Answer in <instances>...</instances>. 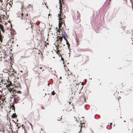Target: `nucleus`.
Returning <instances> with one entry per match:
<instances>
[{
  "label": "nucleus",
  "instance_id": "obj_1",
  "mask_svg": "<svg viewBox=\"0 0 133 133\" xmlns=\"http://www.w3.org/2000/svg\"><path fill=\"white\" fill-rule=\"evenodd\" d=\"M62 8H61V5L60 6V7H59V9H60V11L59 13L58 14V17H59L58 20L59 21V23L58 24L59 29H58L57 30V31H58L59 33L60 32V31L61 30V28L62 25L63 24L64 26L65 27V24L64 23V21L63 19L64 18H65V17L64 15H63V14H62Z\"/></svg>",
  "mask_w": 133,
  "mask_h": 133
},
{
  "label": "nucleus",
  "instance_id": "obj_2",
  "mask_svg": "<svg viewBox=\"0 0 133 133\" xmlns=\"http://www.w3.org/2000/svg\"><path fill=\"white\" fill-rule=\"evenodd\" d=\"M73 20L77 24L80 23L81 15L78 11H74L72 14Z\"/></svg>",
  "mask_w": 133,
  "mask_h": 133
},
{
  "label": "nucleus",
  "instance_id": "obj_3",
  "mask_svg": "<svg viewBox=\"0 0 133 133\" xmlns=\"http://www.w3.org/2000/svg\"><path fill=\"white\" fill-rule=\"evenodd\" d=\"M61 30V34L62 36H63V38L66 41V44L68 45V47L69 48L70 47V44H69V42H68L67 39L68 38V36L67 34H66L64 28L63 29V28L62 27Z\"/></svg>",
  "mask_w": 133,
  "mask_h": 133
},
{
  "label": "nucleus",
  "instance_id": "obj_4",
  "mask_svg": "<svg viewBox=\"0 0 133 133\" xmlns=\"http://www.w3.org/2000/svg\"><path fill=\"white\" fill-rule=\"evenodd\" d=\"M8 79H7L6 80V82H5V83H4V84H6V87L8 88V90L10 92H11L12 91V90H13L12 88H10V86L12 85V83L9 80V78H8Z\"/></svg>",
  "mask_w": 133,
  "mask_h": 133
},
{
  "label": "nucleus",
  "instance_id": "obj_5",
  "mask_svg": "<svg viewBox=\"0 0 133 133\" xmlns=\"http://www.w3.org/2000/svg\"><path fill=\"white\" fill-rule=\"evenodd\" d=\"M15 91H12L13 93L12 96L14 97V102L15 103H17L18 101L20 99L19 96L16 94V92H14Z\"/></svg>",
  "mask_w": 133,
  "mask_h": 133
},
{
  "label": "nucleus",
  "instance_id": "obj_6",
  "mask_svg": "<svg viewBox=\"0 0 133 133\" xmlns=\"http://www.w3.org/2000/svg\"><path fill=\"white\" fill-rule=\"evenodd\" d=\"M89 61V57L88 56H84L81 59V62L83 64H86Z\"/></svg>",
  "mask_w": 133,
  "mask_h": 133
},
{
  "label": "nucleus",
  "instance_id": "obj_7",
  "mask_svg": "<svg viewBox=\"0 0 133 133\" xmlns=\"http://www.w3.org/2000/svg\"><path fill=\"white\" fill-rule=\"evenodd\" d=\"M22 17V22L23 23H25L26 25H31L30 21L26 18Z\"/></svg>",
  "mask_w": 133,
  "mask_h": 133
},
{
  "label": "nucleus",
  "instance_id": "obj_8",
  "mask_svg": "<svg viewBox=\"0 0 133 133\" xmlns=\"http://www.w3.org/2000/svg\"><path fill=\"white\" fill-rule=\"evenodd\" d=\"M68 71L67 73L68 74V76L67 77V79L69 80L70 81L73 80L72 79V78L74 77V76L73 75H71V73L69 71V70L68 69Z\"/></svg>",
  "mask_w": 133,
  "mask_h": 133
},
{
  "label": "nucleus",
  "instance_id": "obj_9",
  "mask_svg": "<svg viewBox=\"0 0 133 133\" xmlns=\"http://www.w3.org/2000/svg\"><path fill=\"white\" fill-rule=\"evenodd\" d=\"M4 0H0V3L1 4V7L2 8L6 9V8L7 5H8L7 3H5L3 5V1Z\"/></svg>",
  "mask_w": 133,
  "mask_h": 133
},
{
  "label": "nucleus",
  "instance_id": "obj_10",
  "mask_svg": "<svg viewBox=\"0 0 133 133\" xmlns=\"http://www.w3.org/2000/svg\"><path fill=\"white\" fill-rule=\"evenodd\" d=\"M59 36H57V41L58 40L60 42H59V43L61 44V42L63 40V36H62V35L61 36L60 34H59Z\"/></svg>",
  "mask_w": 133,
  "mask_h": 133
},
{
  "label": "nucleus",
  "instance_id": "obj_11",
  "mask_svg": "<svg viewBox=\"0 0 133 133\" xmlns=\"http://www.w3.org/2000/svg\"><path fill=\"white\" fill-rule=\"evenodd\" d=\"M4 100H5V99H3V98L2 99H0V105L1 106L3 107V105H4L5 103L4 102Z\"/></svg>",
  "mask_w": 133,
  "mask_h": 133
},
{
  "label": "nucleus",
  "instance_id": "obj_12",
  "mask_svg": "<svg viewBox=\"0 0 133 133\" xmlns=\"http://www.w3.org/2000/svg\"><path fill=\"white\" fill-rule=\"evenodd\" d=\"M0 29L1 30H2L3 33H4L5 32V31L4 30V28L2 24H0Z\"/></svg>",
  "mask_w": 133,
  "mask_h": 133
},
{
  "label": "nucleus",
  "instance_id": "obj_13",
  "mask_svg": "<svg viewBox=\"0 0 133 133\" xmlns=\"http://www.w3.org/2000/svg\"><path fill=\"white\" fill-rule=\"evenodd\" d=\"M4 37V36L1 35V31H0V41L1 42H2V40L3 38Z\"/></svg>",
  "mask_w": 133,
  "mask_h": 133
},
{
  "label": "nucleus",
  "instance_id": "obj_14",
  "mask_svg": "<svg viewBox=\"0 0 133 133\" xmlns=\"http://www.w3.org/2000/svg\"><path fill=\"white\" fill-rule=\"evenodd\" d=\"M27 16H28V14H27L24 15L23 13H22L21 17H22L25 18V17H26Z\"/></svg>",
  "mask_w": 133,
  "mask_h": 133
},
{
  "label": "nucleus",
  "instance_id": "obj_15",
  "mask_svg": "<svg viewBox=\"0 0 133 133\" xmlns=\"http://www.w3.org/2000/svg\"><path fill=\"white\" fill-rule=\"evenodd\" d=\"M17 116L16 113L13 114L12 115L11 118H15L17 117Z\"/></svg>",
  "mask_w": 133,
  "mask_h": 133
},
{
  "label": "nucleus",
  "instance_id": "obj_16",
  "mask_svg": "<svg viewBox=\"0 0 133 133\" xmlns=\"http://www.w3.org/2000/svg\"><path fill=\"white\" fill-rule=\"evenodd\" d=\"M10 108L12 110H14V111H15V107L14 105H11Z\"/></svg>",
  "mask_w": 133,
  "mask_h": 133
},
{
  "label": "nucleus",
  "instance_id": "obj_17",
  "mask_svg": "<svg viewBox=\"0 0 133 133\" xmlns=\"http://www.w3.org/2000/svg\"><path fill=\"white\" fill-rule=\"evenodd\" d=\"M59 0V3L60 4V6L61 5V8H62L63 6L62 5V4L63 3V0H62V2H61V0Z\"/></svg>",
  "mask_w": 133,
  "mask_h": 133
},
{
  "label": "nucleus",
  "instance_id": "obj_18",
  "mask_svg": "<svg viewBox=\"0 0 133 133\" xmlns=\"http://www.w3.org/2000/svg\"><path fill=\"white\" fill-rule=\"evenodd\" d=\"M76 40L77 43L76 46H77L79 45V41L78 39H76Z\"/></svg>",
  "mask_w": 133,
  "mask_h": 133
},
{
  "label": "nucleus",
  "instance_id": "obj_19",
  "mask_svg": "<svg viewBox=\"0 0 133 133\" xmlns=\"http://www.w3.org/2000/svg\"><path fill=\"white\" fill-rule=\"evenodd\" d=\"M14 90V91H15L14 92H16V94L17 95V94H21L22 93H21V91H17L16 92V91L15 90Z\"/></svg>",
  "mask_w": 133,
  "mask_h": 133
},
{
  "label": "nucleus",
  "instance_id": "obj_20",
  "mask_svg": "<svg viewBox=\"0 0 133 133\" xmlns=\"http://www.w3.org/2000/svg\"><path fill=\"white\" fill-rule=\"evenodd\" d=\"M30 7H31L32 8V5H30L29 4L26 7V8L27 9H28L30 8Z\"/></svg>",
  "mask_w": 133,
  "mask_h": 133
},
{
  "label": "nucleus",
  "instance_id": "obj_21",
  "mask_svg": "<svg viewBox=\"0 0 133 133\" xmlns=\"http://www.w3.org/2000/svg\"><path fill=\"white\" fill-rule=\"evenodd\" d=\"M43 68V66L41 65H40L39 66L38 68V69H42Z\"/></svg>",
  "mask_w": 133,
  "mask_h": 133
},
{
  "label": "nucleus",
  "instance_id": "obj_22",
  "mask_svg": "<svg viewBox=\"0 0 133 133\" xmlns=\"http://www.w3.org/2000/svg\"><path fill=\"white\" fill-rule=\"evenodd\" d=\"M58 48H57V53H58L60 51V50H58Z\"/></svg>",
  "mask_w": 133,
  "mask_h": 133
},
{
  "label": "nucleus",
  "instance_id": "obj_23",
  "mask_svg": "<svg viewBox=\"0 0 133 133\" xmlns=\"http://www.w3.org/2000/svg\"><path fill=\"white\" fill-rule=\"evenodd\" d=\"M55 91H53L51 93V94L53 95H54L55 94Z\"/></svg>",
  "mask_w": 133,
  "mask_h": 133
},
{
  "label": "nucleus",
  "instance_id": "obj_24",
  "mask_svg": "<svg viewBox=\"0 0 133 133\" xmlns=\"http://www.w3.org/2000/svg\"><path fill=\"white\" fill-rule=\"evenodd\" d=\"M62 119L61 117V118H60L59 117L57 118V120L58 121H59L60 120H61V119Z\"/></svg>",
  "mask_w": 133,
  "mask_h": 133
},
{
  "label": "nucleus",
  "instance_id": "obj_25",
  "mask_svg": "<svg viewBox=\"0 0 133 133\" xmlns=\"http://www.w3.org/2000/svg\"><path fill=\"white\" fill-rule=\"evenodd\" d=\"M45 43H46V44H45V46L46 47H47V46H46V45H49V44L48 43V42H47V43H46V42H45Z\"/></svg>",
  "mask_w": 133,
  "mask_h": 133
},
{
  "label": "nucleus",
  "instance_id": "obj_26",
  "mask_svg": "<svg viewBox=\"0 0 133 133\" xmlns=\"http://www.w3.org/2000/svg\"><path fill=\"white\" fill-rule=\"evenodd\" d=\"M132 44H133V38H132Z\"/></svg>",
  "mask_w": 133,
  "mask_h": 133
},
{
  "label": "nucleus",
  "instance_id": "obj_27",
  "mask_svg": "<svg viewBox=\"0 0 133 133\" xmlns=\"http://www.w3.org/2000/svg\"><path fill=\"white\" fill-rule=\"evenodd\" d=\"M40 23H36V24H37V25H39V24Z\"/></svg>",
  "mask_w": 133,
  "mask_h": 133
},
{
  "label": "nucleus",
  "instance_id": "obj_28",
  "mask_svg": "<svg viewBox=\"0 0 133 133\" xmlns=\"http://www.w3.org/2000/svg\"><path fill=\"white\" fill-rule=\"evenodd\" d=\"M33 30V28H32V30H31V32H32Z\"/></svg>",
  "mask_w": 133,
  "mask_h": 133
},
{
  "label": "nucleus",
  "instance_id": "obj_29",
  "mask_svg": "<svg viewBox=\"0 0 133 133\" xmlns=\"http://www.w3.org/2000/svg\"><path fill=\"white\" fill-rule=\"evenodd\" d=\"M40 52L39 51V52H38V54H40V52Z\"/></svg>",
  "mask_w": 133,
  "mask_h": 133
},
{
  "label": "nucleus",
  "instance_id": "obj_30",
  "mask_svg": "<svg viewBox=\"0 0 133 133\" xmlns=\"http://www.w3.org/2000/svg\"><path fill=\"white\" fill-rule=\"evenodd\" d=\"M61 59H62V60H64L63 59V58H61Z\"/></svg>",
  "mask_w": 133,
  "mask_h": 133
},
{
  "label": "nucleus",
  "instance_id": "obj_31",
  "mask_svg": "<svg viewBox=\"0 0 133 133\" xmlns=\"http://www.w3.org/2000/svg\"><path fill=\"white\" fill-rule=\"evenodd\" d=\"M20 72H21L22 73V72H23L22 71V70H21V71H20Z\"/></svg>",
  "mask_w": 133,
  "mask_h": 133
},
{
  "label": "nucleus",
  "instance_id": "obj_32",
  "mask_svg": "<svg viewBox=\"0 0 133 133\" xmlns=\"http://www.w3.org/2000/svg\"><path fill=\"white\" fill-rule=\"evenodd\" d=\"M60 79H61V78H62V77H60Z\"/></svg>",
  "mask_w": 133,
  "mask_h": 133
},
{
  "label": "nucleus",
  "instance_id": "obj_33",
  "mask_svg": "<svg viewBox=\"0 0 133 133\" xmlns=\"http://www.w3.org/2000/svg\"><path fill=\"white\" fill-rule=\"evenodd\" d=\"M112 123H110V125H112Z\"/></svg>",
  "mask_w": 133,
  "mask_h": 133
},
{
  "label": "nucleus",
  "instance_id": "obj_34",
  "mask_svg": "<svg viewBox=\"0 0 133 133\" xmlns=\"http://www.w3.org/2000/svg\"><path fill=\"white\" fill-rule=\"evenodd\" d=\"M31 28H32V26L31 25Z\"/></svg>",
  "mask_w": 133,
  "mask_h": 133
},
{
  "label": "nucleus",
  "instance_id": "obj_35",
  "mask_svg": "<svg viewBox=\"0 0 133 133\" xmlns=\"http://www.w3.org/2000/svg\"><path fill=\"white\" fill-rule=\"evenodd\" d=\"M44 69H43V70H42V71H44Z\"/></svg>",
  "mask_w": 133,
  "mask_h": 133
},
{
  "label": "nucleus",
  "instance_id": "obj_36",
  "mask_svg": "<svg viewBox=\"0 0 133 133\" xmlns=\"http://www.w3.org/2000/svg\"><path fill=\"white\" fill-rule=\"evenodd\" d=\"M71 98H72V99H73V97H71Z\"/></svg>",
  "mask_w": 133,
  "mask_h": 133
},
{
  "label": "nucleus",
  "instance_id": "obj_37",
  "mask_svg": "<svg viewBox=\"0 0 133 133\" xmlns=\"http://www.w3.org/2000/svg\"><path fill=\"white\" fill-rule=\"evenodd\" d=\"M41 129V130H43L42 128Z\"/></svg>",
  "mask_w": 133,
  "mask_h": 133
},
{
  "label": "nucleus",
  "instance_id": "obj_38",
  "mask_svg": "<svg viewBox=\"0 0 133 133\" xmlns=\"http://www.w3.org/2000/svg\"><path fill=\"white\" fill-rule=\"evenodd\" d=\"M57 29V27H56V29Z\"/></svg>",
  "mask_w": 133,
  "mask_h": 133
},
{
  "label": "nucleus",
  "instance_id": "obj_39",
  "mask_svg": "<svg viewBox=\"0 0 133 133\" xmlns=\"http://www.w3.org/2000/svg\"><path fill=\"white\" fill-rule=\"evenodd\" d=\"M57 35H58V36H59V34L58 35V34H57Z\"/></svg>",
  "mask_w": 133,
  "mask_h": 133
},
{
  "label": "nucleus",
  "instance_id": "obj_40",
  "mask_svg": "<svg viewBox=\"0 0 133 133\" xmlns=\"http://www.w3.org/2000/svg\"><path fill=\"white\" fill-rule=\"evenodd\" d=\"M10 4V5H11V4Z\"/></svg>",
  "mask_w": 133,
  "mask_h": 133
},
{
  "label": "nucleus",
  "instance_id": "obj_41",
  "mask_svg": "<svg viewBox=\"0 0 133 133\" xmlns=\"http://www.w3.org/2000/svg\"><path fill=\"white\" fill-rule=\"evenodd\" d=\"M43 133H45V132H44Z\"/></svg>",
  "mask_w": 133,
  "mask_h": 133
},
{
  "label": "nucleus",
  "instance_id": "obj_42",
  "mask_svg": "<svg viewBox=\"0 0 133 133\" xmlns=\"http://www.w3.org/2000/svg\"><path fill=\"white\" fill-rule=\"evenodd\" d=\"M1 91L0 90V92H1Z\"/></svg>",
  "mask_w": 133,
  "mask_h": 133
}]
</instances>
